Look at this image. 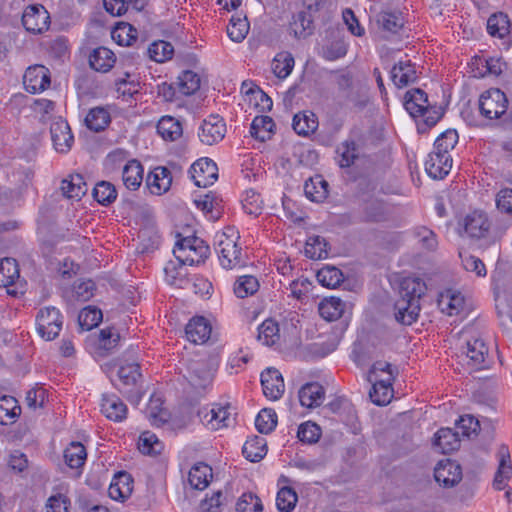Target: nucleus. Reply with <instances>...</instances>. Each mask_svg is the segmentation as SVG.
<instances>
[{"label":"nucleus","mask_w":512,"mask_h":512,"mask_svg":"<svg viewBox=\"0 0 512 512\" xmlns=\"http://www.w3.org/2000/svg\"><path fill=\"white\" fill-rule=\"evenodd\" d=\"M434 478L444 487H453L462 479L461 467L450 459L442 460L434 469Z\"/></svg>","instance_id":"2eb2a0df"},{"label":"nucleus","mask_w":512,"mask_h":512,"mask_svg":"<svg viewBox=\"0 0 512 512\" xmlns=\"http://www.w3.org/2000/svg\"><path fill=\"white\" fill-rule=\"evenodd\" d=\"M239 238V232L232 226L225 227L215 236L216 251L220 264L225 269L243 267L246 264L242 248L238 245Z\"/></svg>","instance_id":"7ed1b4c3"},{"label":"nucleus","mask_w":512,"mask_h":512,"mask_svg":"<svg viewBox=\"0 0 512 512\" xmlns=\"http://www.w3.org/2000/svg\"><path fill=\"white\" fill-rule=\"evenodd\" d=\"M147 52L150 59L158 63H163L172 58L174 47L170 42L159 40L150 44Z\"/></svg>","instance_id":"864d4df0"},{"label":"nucleus","mask_w":512,"mask_h":512,"mask_svg":"<svg viewBox=\"0 0 512 512\" xmlns=\"http://www.w3.org/2000/svg\"><path fill=\"white\" fill-rule=\"evenodd\" d=\"M197 208L203 211V213L212 221H216L221 217L222 206L221 200L217 197L206 194L204 197L194 201Z\"/></svg>","instance_id":"c03bdc74"},{"label":"nucleus","mask_w":512,"mask_h":512,"mask_svg":"<svg viewBox=\"0 0 512 512\" xmlns=\"http://www.w3.org/2000/svg\"><path fill=\"white\" fill-rule=\"evenodd\" d=\"M297 501L298 496L291 487H283L277 493L276 505L281 512H291Z\"/></svg>","instance_id":"69168bd1"},{"label":"nucleus","mask_w":512,"mask_h":512,"mask_svg":"<svg viewBox=\"0 0 512 512\" xmlns=\"http://www.w3.org/2000/svg\"><path fill=\"white\" fill-rule=\"evenodd\" d=\"M390 77L397 88H404L415 83L418 79L415 63L408 58L400 59L392 67Z\"/></svg>","instance_id":"ddd939ff"},{"label":"nucleus","mask_w":512,"mask_h":512,"mask_svg":"<svg viewBox=\"0 0 512 512\" xmlns=\"http://www.w3.org/2000/svg\"><path fill=\"white\" fill-rule=\"evenodd\" d=\"M143 173L144 168L138 160H129L122 171V180L125 187L131 191H136L142 184Z\"/></svg>","instance_id":"bb28decb"},{"label":"nucleus","mask_w":512,"mask_h":512,"mask_svg":"<svg viewBox=\"0 0 512 512\" xmlns=\"http://www.w3.org/2000/svg\"><path fill=\"white\" fill-rule=\"evenodd\" d=\"M102 311L96 307H85L78 315V323L82 330L89 331L102 321Z\"/></svg>","instance_id":"bf43d9fd"},{"label":"nucleus","mask_w":512,"mask_h":512,"mask_svg":"<svg viewBox=\"0 0 512 512\" xmlns=\"http://www.w3.org/2000/svg\"><path fill=\"white\" fill-rule=\"evenodd\" d=\"M61 190L67 198L80 200L87 192V184L82 175H70L68 179L62 180Z\"/></svg>","instance_id":"f704fd0d"},{"label":"nucleus","mask_w":512,"mask_h":512,"mask_svg":"<svg viewBox=\"0 0 512 512\" xmlns=\"http://www.w3.org/2000/svg\"><path fill=\"white\" fill-rule=\"evenodd\" d=\"M328 182L317 175L310 178L304 184V193L308 199L313 202H322L328 196Z\"/></svg>","instance_id":"473e14b6"},{"label":"nucleus","mask_w":512,"mask_h":512,"mask_svg":"<svg viewBox=\"0 0 512 512\" xmlns=\"http://www.w3.org/2000/svg\"><path fill=\"white\" fill-rule=\"evenodd\" d=\"M192 242L196 243V247L191 252V254H177V260L180 262V268H182V266H184L185 264H200L204 262L205 259L208 258L210 254L209 245H207L204 240L198 238L197 240H193Z\"/></svg>","instance_id":"a19ab883"},{"label":"nucleus","mask_w":512,"mask_h":512,"mask_svg":"<svg viewBox=\"0 0 512 512\" xmlns=\"http://www.w3.org/2000/svg\"><path fill=\"white\" fill-rule=\"evenodd\" d=\"M212 476V468L204 462H198L190 469L188 481L193 488L203 490L208 486Z\"/></svg>","instance_id":"72a5a7b5"},{"label":"nucleus","mask_w":512,"mask_h":512,"mask_svg":"<svg viewBox=\"0 0 512 512\" xmlns=\"http://www.w3.org/2000/svg\"><path fill=\"white\" fill-rule=\"evenodd\" d=\"M50 134L56 151L65 153L70 150L74 138L69 124L65 120L58 118L56 121L52 122Z\"/></svg>","instance_id":"dca6fc26"},{"label":"nucleus","mask_w":512,"mask_h":512,"mask_svg":"<svg viewBox=\"0 0 512 512\" xmlns=\"http://www.w3.org/2000/svg\"><path fill=\"white\" fill-rule=\"evenodd\" d=\"M19 277V267L15 259L3 258L0 260V287L14 285Z\"/></svg>","instance_id":"79ce46f5"},{"label":"nucleus","mask_w":512,"mask_h":512,"mask_svg":"<svg viewBox=\"0 0 512 512\" xmlns=\"http://www.w3.org/2000/svg\"><path fill=\"white\" fill-rule=\"evenodd\" d=\"M317 280L327 288H336L343 281V273L334 266H325L317 272Z\"/></svg>","instance_id":"13d9d810"},{"label":"nucleus","mask_w":512,"mask_h":512,"mask_svg":"<svg viewBox=\"0 0 512 512\" xmlns=\"http://www.w3.org/2000/svg\"><path fill=\"white\" fill-rule=\"evenodd\" d=\"M116 62L115 54L106 47H98L89 55V64L92 69L106 73Z\"/></svg>","instance_id":"cd10ccee"},{"label":"nucleus","mask_w":512,"mask_h":512,"mask_svg":"<svg viewBox=\"0 0 512 512\" xmlns=\"http://www.w3.org/2000/svg\"><path fill=\"white\" fill-rule=\"evenodd\" d=\"M404 107L413 117H423V124L418 125V131L424 133L427 129L435 126L442 118L443 113L436 105L428 101L427 93L420 88L408 90L404 95Z\"/></svg>","instance_id":"f03ea898"},{"label":"nucleus","mask_w":512,"mask_h":512,"mask_svg":"<svg viewBox=\"0 0 512 512\" xmlns=\"http://www.w3.org/2000/svg\"><path fill=\"white\" fill-rule=\"evenodd\" d=\"M20 414L21 407L13 396L4 395L0 397V424H12Z\"/></svg>","instance_id":"4c0bfd02"},{"label":"nucleus","mask_w":512,"mask_h":512,"mask_svg":"<svg viewBox=\"0 0 512 512\" xmlns=\"http://www.w3.org/2000/svg\"><path fill=\"white\" fill-rule=\"evenodd\" d=\"M189 174L196 186L206 188L218 179V167L213 160L200 158L191 165Z\"/></svg>","instance_id":"6e6552de"},{"label":"nucleus","mask_w":512,"mask_h":512,"mask_svg":"<svg viewBox=\"0 0 512 512\" xmlns=\"http://www.w3.org/2000/svg\"><path fill=\"white\" fill-rule=\"evenodd\" d=\"M298 396L302 406L315 408L322 404L325 390L318 382H310L301 387Z\"/></svg>","instance_id":"5701e85b"},{"label":"nucleus","mask_w":512,"mask_h":512,"mask_svg":"<svg viewBox=\"0 0 512 512\" xmlns=\"http://www.w3.org/2000/svg\"><path fill=\"white\" fill-rule=\"evenodd\" d=\"M101 412L108 419L121 422L127 416V406L117 395H103Z\"/></svg>","instance_id":"4be33fe9"},{"label":"nucleus","mask_w":512,"mask_h":512,"mask_svg":"<svg viewBox=\"0 0 512 512\" xmlns=\"http://www.w3.org/2000/svg\"><path fill=\"white\" fill-rule=\"evenodd\" d=\"M147 186L151 193L161 195L167 192L172 183L171 172L166 167H156L151 171L146 179Z\"/></svg>","instance_id":"412c9836"},{"label":"nucleus","mask_w":512,"mask_h":512,"mask_svg":"<svg viewBox=\"0 0 512 512\" xmlns=\"http://www.w3.org/2000/svg\"><path fill=\"white\" fill-rule=\"evenodd\" d=\"M294 64V57L291 53L281 52L273 59L272 70L278 78L285 79L292 72Z\"/></svg>","instance_id":"603ef678"},{"label":"nucleus","mask_w":512,"mask_h":512,"mask_svg":"<svg viewBox=\"0 0 512 512\" xmlns=\"http://www.w3.org/2000/svg\"><path fill=\"white\" fill-rule=\"evenodd\" d=\"M426 284L420 278H404L400 283L399 298L394 304L395 319L404 325L415 322L420 312V299Z\"/></svg>","instance_id":"f257e3e1"},{"label":"nucleus","mask_w":512,"mask_h":512,"mask_svg":"<svg viewBox=\"0 0 512 512\" xmlns=\"http://www.w3.org/2000/svg\"><path fill=\"white\" fill-rule=\"evenodd\" d=\"M335 83L340 93H343L344 102L342 105L351 103L353 108L358 110L366 106V101L361 100L357 93L353 92V75L347 70H335Z\"/></svg>","instance_id":"9b49d317"},{"label":"nucleus","mask_w":512,"mask_h":512,"mask_svg":"<svg viewBox=\"0 0 512 512\" xmlns=\"http://www.w3.org/2000/svg\"><path fill=\"white\" fill-rule=\"evenodd\" d=\"M21 22L28 33L38 35L49 30L51 18L42 4H32L24 9Z\"/></svg>","instance_id":"0eeeda50"},{"label":"nucleus","mask_w":512,"mask_h":512,"mask_svg":"<svg viewBox=\"0 0 512 512\" xmlns=\"http://www.w3.org/2000/svg\"><path fill=\"white\" fill-rule=\"evenodd\" d=\"M259 289V282L252 275H244L237 278L234 283V293L238 298H246L254 295Z\"/></svg>","instance_id":"6e6d98bb"},{"label":"nucleus","mask_w":512,"mask_h":512,"mask_svg":"<svg viewBox=\"0 0 512 512\" xmlns=\"http://www.w3.org/2000/svg\"><path fill=\"white\" fill-rule=\"evenodd\" d=\"M274 121L269 116H257L253 119L250 127V134L255 139L265 141L270 138Z\"/></svg>","instance_id":"49530a36"},{"label":"nucleus","mask_w":512,"mask_h":512,"mask_svg":"<svg viewBox=\"0 0 512 512\" xmlns=\"http://www.w3.org/2000/svg\"><path fill=\"white\" fill-rule=\"evenodd\" d=\"M131 476L126 472H119L110 484L109 495L113 499H125L131 492Z\"/></svg>","instance_id":"de8ad7c7"},{"label":"nucleus","mask_w":512,"mask_h":512,"mask_svg":"<svg viewBox=\"0 0 512 512\" xmlns=\"http://www.w3.org/2000/svg\"><path fill=\"white\" fill-rule=\"evenodd\" d=\"M249 31V23L246 19L232 17L227 27V34L234 42H241Z\"/></svg>","instance_id":"338daca9"},{"label":"nucleus","mask_w":512,"mask_h":512,"mask_svg":"<svg viewBox=\"0 0 512 512\" xmlns=\"http://www.w3.org/2000/svg\"><path fill=\"white\" fill-rule=\"evenodd\" d=\"M210 323L202 316L192 318L185 327V332L189 341L193 343L206 342L211 334Z\"/></svg>","instance_id":"b1692460"},{"label":"nucleus","mask_w":512,"mask_h":512,"mask_svg":"<svg viewBox=\"0 0 512 512\" xmlns=\"http://www.w3.org/2000/svg\"><path fill=\"white\" fill-rule=\"evenodd\" d=\"M510 27V19L503 12L494 13L487 20V31L493 37L504 38L509 34Z\"/></svg>","instance_id":"ea45409f"},{"label":"nucleus","mask_w":512,"mask_h":512,"mask_svg":"<svg viewBox=\"0 0 512 512\" xmlns=\"http://www.w3.org/2000/svg\"><path fill=\"white\" fill-rule=\"evenodd\" d=\"M376 23L383 31L397 34L404 27L405 19L400 11L384 10L377 14Z\"/></svg>","instance_id":"393cba45"},{"label":"nucleus","mask_w":512,"mask_h":512,"mask_svg":"<svg viewBox=\"0 0 512 512\" xmlns=\"http://www.w3.org/2000/svg\"><path fill=\"white\" fill-rule=\"evenodd\" d=\"M238 512H262L263 506L260 498L252 493H244L237 502Z\"/></svg>","instance_id":"774afa93"},{"label":"nucleus","mask_w":512,"mask_h":512,"mask_svg":"<svg viewBox=\"0 0 512 512\" xmlns=\"http://www.w3.org/2000/svg\"><path fill=\"white\" fill-rule=\"evenodd\" d=\"M277 425V414L275 410L271 408H264L262 409L256 419H255V426L256 429L261 434H268L272 432Z\"/></svg>","instance_id":"e2e57ef3"},{"label":"nucleus","mask_w":512,"mask_h":512,"mask_svg":"<svg viewBox=\"0 0 512 512\" xmlns=\"http://www.w3.org/2000/svg\"><path fill=\"white\" fill-rule=\"evenodd\" d=\"M258 338L268 346L274 345L279 340L278 324L272 320H265L258 329Z\"/></svg>","instance_id":"0e129e2a"},{"label":"nucleus","mask_w":512,"mask_h":512,"mask_svg":"<svg viewBox=\"0 0 512 512\" xmlns=\"http://www.w3.org/2000/svg\"><path fill=\"white\" fill-rule=\"evenodd\" d=\"M111 123V115L104 107H94L89 110L85 117L87 128L93 132L104 131Z\"/></svg>","instance_id":"c756f323"},{"label":"nucleus","mask_w":512,"mask_h":512,"mask_svg":"<svg viewBox=\"0 0 512 512\" xmlns=\"http://www.w3.org/2000/svg\"><path fill=\"white\" fill-rule=\"evenodd\" d=\"M336 153L339 155L338 163L340 167L348 168L358 158V145L354 140H346L337 147Z\"/></svg>","instance_id":"09e8293b"},{"label":"nucleus","mask_w":512,"mask_h":512,"mask_svg":"<svg viewBox=\"0 0 512 512\" xmlns=\"http://www.w3.org/2000/svg\"><path fill=\"white\" fill-rule=\"evenodd\" d=\"M226 133V124L219 115H210L203 120L200 127V141L206 145H213L221 141Z\"/></svg>","instance_id":"f8f14e48"},{"label":"nucleus","mask_w":512,"mask_h":512,"mask_svg":"<svg viewBox=\"0 0 512 512\" xmlns=\"http://www.w3.org/2000/svg\"><path fill=\"white\" fill-rule=\"evenodd\" d=\"M490 228V223L485 213L474 211L464 219L465 232L472 238H483Z\"/></svg>","instance_id":"aec40b11"},{"label":"nucleus","mask_w":512,"mask_h":512,"mask_svg":"<svg viewBox=\"0 0 512 512\" xmlns=\"http://www.w3.org/2000/svg\"><path fill=\"white\" fill-rule=\"evenodd\" d=\"M138 448L143 454L159 455L163 450V445L154 433L145 431L139 437Z\"/></svg>","instance_id":"4d7b16f0"},{"label":"nucleus","mask_w":512,"mask_h":512,"mask_svg":"<svg viewBox=\"0 0 512 512\" xmlns=\"http://www.w3.org/2000/svg\"><path fill=\"white\" fill-rule=\"evenodd\" d=\"M388 219L386 204L375 197L363 199L360 208L358 221L364 223H380Z\"/></svg>","instance_id":"1a4fd4ad"},{"label":"nucleus","mask_w":512,"mask_h":512,"mask_svg":"<svg viewBox=\"0 0 512 512\" xmlns=\"http://www.w3.org/2000/svg\"><path fill=\"white\" fill-rule=\"evenodd\" d=\"M346 303L338 297L324 298L318 306L320 316L327 321H336L344 313Z\"/></svg>","instance_id":"7c9ffc66"},{"label":"nucleus","mask_w":512,"mask_h":512,"mask_svg":"<svg viewBox=\"0 0 512 512\" xmlns=\"http://www.w3.org/2000/svg\"><path fill=\"white\" fill-rule=\"evenodd\" d=\"M94 199L103 206H108L117 198L115 186L108 181L98 182L93 189Z\"/></svg>","instance_id":"5fc2aeb1"},{"label":"nucleus","mask_w":512,"mask_h":512,"mask_svg":"<svg viewBox=\"0 0 512 512\" xmlns=\"http://www.w3.org/2000/svg\"><path fill=\"white\" fill-rule=\"evenodd\" d=\"M244 457L251 462H259L267 454V442L261 436L249 438L242 449Z\"/></svg>","instance_id":"c9c22d12"},{"label":"nucleus","mask_w":512,"mask_h":512,"mask_svg":"<svg viewBox=\"0 0 512 512\" xmlns=\"http://www.w3.org/2000/svg\"><path fill=\"white\" fill-rule=\"evenodd\" d=\"M433 445L443 454L456 451L460 447L459 432H454L451 428H441L435 434Z\"/></svg>","instance_id":"a878e982"},{"label":"nucleus","mask_w":512,"mask_h":512,"mask_svg":"<svg viewBox=\"0 0 512 512\" xmlns=\"http://www.w3.org/2000/svg\"><path fill=\"white\" fill-rule=\"evenodd\" d=\"M392 380L393 378L391 373H389V376L386 379L378 380L375 378V382L369 392L371 401L374 404L382 406L390 402L393 396Z\"/></svg>","instance_id":"c85d7f7f"},{"label":"nucleus","mask_w":512,"mask_h":512,"mask_svg":"<svg viewBox=\"0 0 512 512\" xmlns=\"http://www.w3.org/2000/svg\"><path fill=\"white\" fill-rule=\"evenodd\" d=\"M311 13L309 10H303L293 15L289 29L295 38L306 39L314 33V19Z\"/></svg>","instance_id":"6ab92c4d"},{"label":"nucleus","mask_w":512,"mask_h":512,"mask_svg":"<svg viewBox=\"0 0 512 512\" xmlns=\"http://www.w3.org/2000/svg\"><path fill=\"white\" fill-rule=\"evenodd\" d=\"M112 38L122 46H130L137 41V30L129 23H120L112 31Z\"/></svg>","instance_id":"680f3d73"},{"label":"nucleus","mask_w":512,"mask_h":512,"mask_svg":"<svg viewBox=\"0 0 512 512\" xmlns=\"http://www.w3.org/2000/svg\"><path fill=\"white\" fill-rule=\"evenodd\" d=\"M292 126L298 135L308 136L318 128V119L311 111L299 112L294 115Z\"/></svg>","instance_id":"2f4dec72"},{"label":"nucleus","mask_w":512,"mask_h":512,"mask_svg":"<svg viewBox=\"0 0 512 512\" xmlns=\"http://www.w3.org/2000/svg\"><path fill=\"white\" fill-rule=\"evenodd\" d=\"M158 134L167 141H175L182 136L181 123L171 116L162 117L157 124Z\"/></svg>","instance_id":"58836bf2"},{"label":"nucleus","mask_w":512,"mask_h":512,"mask_svg":"<svg viewBox=\"0 0 512 512\" xmlns=\"http://www.w3.org/2000/svg\"><path fill=\"white\" fill-rule=\"evenodd\" d=\"M230 409L229 404L225 406L215 405L211 409L203 408L198 412V415L204 424L209 425L213 430H218L230 426L234 421Z\"/></svg>","instance_id":"9d476101"},{"label":"nucleus","mask_w":512,"mask_h":512,"mask_svg":"<svg viewBox=\"0 0 512 512\" xmlns=\"http://www.w3.org/2000/svg\"><path fill=\"white\" fill-rule=\"evenodd\" d=\"M452 168L450 154L434 149L425 162V170L433 179H443Z\"/></svg>","instance_id":"4468645a"},{"label":"nucleus","mask_w":512,"mask_h":512,"mask_svg":"<svg viewBox=\"0 0 512 512\" xmlns=\"http://www.w3.org/2000/svg\"><path fill=\"white\" fill-rule=\"evenodd\" d=\"M508 104L506 94L498 88L484 91L478 101L480 114L489 120L501 118L507 112Z\"/></svg>","instance_id":"39448f33"},{"label":"nucleus","mask_w":512,"mask_h":512,"mask_svg":"<svg viewBox=\"0 0 512 512\" xmlns=\"http://www.w3.org/2000/svg\"><path fill=\"white\" fill-rule=\"evenodd\" d=\"M464 298L460 293L447 291L446 294L441 295L439 300V307L443 313L449 316L457 315L463 309Z\"/></svg>","instance_id":"a18cd8bd"},{"label":"nucleus","mask_w":512,"mask_h":512,"mask_svg":"<svg viewBox=\"0 0 512 512\" xmlns=\"http://www.w3.org/2000/svg\"><path fill=\"white\" fill-rule=\"evenodd\" d=\"M176 84L179 95L190 96L200 88V78L195 72L186 70L178 77Z\"/></svg>","instance_id":"3c124183"},{"label":"nucleus","mask_w":512,"mask_h":512,"mask_svg":"<svg viewBox=\"0 0 512 512\" xmlns=\"http://www.w3.org/2000/svg\"><path fill=\"white\" fill-rule=\"evenodd\" d=\"M329 244L321 236H310L306 242L305 255L310 259H322L328 256Z\"/></svg>","instance_id":"8fccbe9b"},{"label":"nucleus","mask_w":512,"mask_h":512,"mask_svg":"<svg viewBox=\"0 0 512 512\" xmlns=\"http://www.w3.org/2000/svg\"><path fill=\"white\" fill-rule=\"evenodd\" d=\"M26 90L37 93L45 90L50 85V76L44 66L29 67L24 74Z\"/></svg>","instance_id":"a211bd4d"},{"label":"nucleus","mask_w":512,"mask_h":512,"mask_svg":"<svg viewBox=\"0 0 512 512\" xmlns=\"http://www.w3.org/2000/svg\"><path fill=\"white\" fill-rule=\"evenodd\" d=\"M261 385L264 395L271 400H278L285 390L283 377L275 368H267L261 373Z\"/></svg>","instance_id":"f3484780"},{"label":"nucleus","mask_w":512,"mask_h":512,"mask_svg":"<svg viewBox=\"0 0 512 512\" xmlns=\"http://www.w3.org/2000/svg\"><path fill=\"white\" fill-rule=\"evenodd\" d=\"M510 462L511 461H510L509 453L507 451L505 453L501 452L499 467H498V470L495 474L494 481H493V486L497 490L504 489L507 484V481L510 478L511 470H512V466H511Z\"/></svg>","instance_id":"052dcab7"},{"label":"nucleus","mask_w":512,"mask_h":512,"mask_svg":"<svg viewBox=\"0 0 512 512\" xmlns=\"http://www.w3.org/2000/svg\"><path fill=\"white\" fill-rule=\"evenodd\" d=\"M118 379L119 383L116 384V388L120 393H122L131 404H139L143 397L140 365L136 362L120 365Z\"/></svg>","instance_id":"20e7f679"},{"label":"nucleus","mask_w":512,"mask_h":512,"mask_svg":"<svg viewBox=\"0 0 512 512\" xmlns=\"http://www.w3.org/2000/svg\"><path fill=\"white\" fill-rule=\"evenodd\" d=\"M488 353V349L484 342L480 339H473L467 342L466 346V357L468 358V364L475 369L484 368L485 357Z\"/></svg>","instance_id":"e433bc0d"},{"label":"nucleus","mask_w":512,"mask_h":512,"mask_svg":"<svg viewBox=\"0 0 512 512\" xmlns=\"http://www.w3.org/2000/svg\"><path fill=\"white\" fill-rule=\"evenodd\" d=\"M36 325L39 335L47 340H54L62 330L63 315L55 307H44L36 316Z\"/></svg>","instance_id":"423d86ee"},{"label":"nucleus","mask_w":512,"mask_h":512,"mask_svg":"<svg viewBox=\"0 0 512 512\" xmlns=\"http://www.w3.org/2000/svg\"><path fill=\"white\" fill-rule=\"evenodd\" d=\"M87 452L80 442H71L64 450L65 463L72 469L81 468L86 461Z\"/></svg>","instance_id":"37998d69"}]
</instances>
